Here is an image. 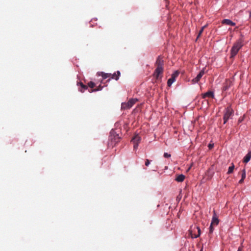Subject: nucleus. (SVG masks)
I'll return each instance as SVG.
<instances>
[{
  "mask_svg": "<svg viewBox=\"0 0 251 251\" xmlns=\"http://www.w3.org/2000/svg\"><path fill=\"white\" fill-rule=\"evenodd\" d=\"M213 147V145H211V144H209L208 145V147L210 149H212Z\"/></svg>",
  "mask_w": 251,
  "mask_h": 251,
  "instance_id": "bb28decb",
  "label": "nucleus"
},
{
  "mask_svg": "<svg viewBox=\"0 0 251 251\" xmlns=\"http://www.w3.org/2000/svg\"><path fill=\"white\" fill-rule=\"evenodd\" d=\"M179 74V72L176 71L172 75L171 78L168 80L167 85L168 86L170 87L171 86L172 83L176 80V78L178 76Z\"/></svg>",
  "mask_w": 251,
  "mask_h": 251,
  "instance_id": "423d86ee",
  "label": "nucleus"
},
{
  "mask_svg": "<svg viewBox=\"0 0 251 251\" xmlns=\"http://www.w3.org/2000/svg\"><path fill=\"white\" fill-rule=\"evenodd\" d=\"M219 220L218 216L216 213L215 210L213 211V216L212 218L211 223L209 227V233L211 234L214 231V226H216L219 224Z\"/></svg>",
  "mask_w": 251,
  "mask_h": 251,
  "instance_id": "f03ea898",
  "label": "nucleus"
},
{
  "mask_svg": "<svg viewBox=\"0 0 251 251\" xmlns=\"http://www.w3.org/2000/svg\"><path fill=\"white\" fill-rule=\"evenodd\" d=\"M231 82L230 80H226L223 87V90L226 91L228 89V88L231 86Z\"/></svg>",
  "mask_w": 251,
  "mask_h": 251,
  "instance_id": "9d476101",
  "label": "nucleus"
},
{
  "mask_svg": "<svg viewBox=\"0 0 251 251\" xmlns=\"http://www.w3.org/2000/svg\"><path fill=\"white\" fill-rule=\"evenodd\" d=\"M156 69L154 70L153 75L156 79H159L162 77L164 71V60L162 57L158 56L155 63Z\"/></svg>",
  "mask_w": 251,
  "mask_h": 251,
  "instance_id": "f257e3e1",
  "label": "nucleus"
},
{
  "mask_svg": "<svg viewBox=\"0 0 251 251\" xmlns=\"http://www.w3.org/2000/svg\"><path fill=\"white\" fill-rule=\"evenodd\" d=\"M214 175V172L211 171V169L209 168L207 172L206 175L207 176L208 179H211Z\"/></svg>",
  "mask_w": 251,
  "mask_h": 251,
  "instance_id": "f3484780",
  "label": "nucleus"
},
{
  "mask_svg": "<svg viewBox=\"0 0 251 251\" xmlns=\"http://www.w3.org/2000/svg\"><path fill=\"white\" fill-rule=\"evenodd\" d=\"M141 140L140 137L138 135H135L133 138L132 139V142L133 143H139Z\"/></svg>",
  "mask_w": 251,
  "mask_h": 251,
  "instance_id": "ddd939ff",
  "label": "nucleus"
},
{
  "mask_svg": "<svg viewBox=\"0 0 251 251\" xmlns=\"http://www.w3.org/2000/svg\"><path fill=\"white\" fill-rule=\"evenodd\" d=\"M185 176L182 174L176 176L175 180L177 182H182L184 181Z\"/></svg>",
  "mask_w": 251,
  "mask_h": 251,
  "instance_id": "4468645a",
  "label": "nucleus"
},
{
  "mask_svg": "<svg viewBox=\"0 0 251 251\" xmlns=\"http://www.w3.org/2000/svg\"><path fill=\"white\" fill-rule=\"evenodd\" d=\"M202 97L203 99H205L207 97L213 99L214 98V94L213 92L209 91L203 94L202 95Z\"/></svg>",
  "mask_w": 251,
  "mask_h": 251,
  "instance_id": "6e6552de",
  "label": "nucleus"
},
{
  "mask_svg": "<svg viewBox=\"0 0 251 251\" xmlns=\"http://www.w3.org/2000/svg\"><path fill=\"white\" fill-rule=\"evenodd\" d=\"M206 27L205 25L202 26L201 27V30H200L199 32V34H198V37L197 38H199L200 37L201 35V33H202L204 28Z\"/></svg>",
  "mask_w": 251,
  "mask_h": 251,
  "instance_id": "5701e85b",
  "label": "nucleus"
},
{
  "mask_svg": "<svg viewBox=\"0 0 251 251\" xmlns=\"http://www.w3.org/2000/svg\"><path fill=\"white\" fill-rule=\"evenodd\" d=\"M234 169V165H233V164H232V166H230L228 168L227 174H229L232 173Z\"/></svg>",
  "mask_w": 251,
  "mask_h": 251,
  "instance_id": "4be33fe9",
  "label": "nucleus"
},
{
  "mask_svg": "<svg viewBox=\"0 0 251 251\" xmlns=\"http://www.w3.org/2000/svg\"><path fill=\"white\" fill-rule=\"evenodd\" d=\"M243 46V44L240 41H238L235 43L231 50V56L230 57H234L238 53L239 50Z\"/></svg>",
  "mask_w": 251,
  "mask_h": 251,
  "instance_id": "7ed1b4c3",
  "label": "nucleus"
},
{
  "mask_svg": "<svg viewBox=\"0 0 251 251\" xmlns=\"http://www.w3.org/2000/svg\"><path fill=\"white\" fill-rule=\"evenodd\" d=\"M150 162H151V161L149 159H146L145 165L146 166H148L150 165Z\"/></svg>",
  "mask_w": 251,
  "mask_h": 251,
  "instance_id": "b1692460",
  "label": "nucleus"
},
{
  "mask_svg": "<svg viewBox=\"0 0 251 251\" xmlns=\"http://www.w3.org/2000/svg\"><path fill=\"white\" fill-rule=\"evenodd\" d=\"M77 85L81 86V89H80L79 91L81 93H83L85 90H87L88 89V86L91 88H93L95 86V83L92 81H90L88 82L87 84L88 85H84L81 82L78 83Z\"/></svg>",
  "mask_w": 251,
  "mask_h": 251,
  "instance_id": "39448f33",
  "label": "nucleus"
},
{
  "mask_svg": "<svg viewBox=\"0 0 251 251\" xmlns=\"http://www.w3.org/2000/svg\"><path fill=\"white\" fill-rule=\"evenodd\" d=\"M243 119H239V120H238V122L239 123H240L242 121Z\"/></svg>",
  "mask_w": 251,
  "mask_h": 251,
  "instance_id": "c85d7f7f",
  "label": "nucleus"
},
{
  "mask_svg": "<svg viewBox=\"0 0 251 251\" xmlns=\"http://www.w3.org/2000/svg\"><path fill=\"white\" fill-rule=\"evenodd\" d=\"M120 74L121 73L120 71H118L116 73L112 74L110 77L112 79H115V80H118L119 79Z\"/></svg>",
  "mask_w": 251,
  "mask_h": 251,
  "instance_id": "2eb2a0df",
  "label": "nucleus"
},
{
  "mask_svg": "<svg viewBox=\"0 0 251 251\" xmlns=\"http://www.w3.org/2000/svg\"><path fill=\"white\" fill-rule=\"evenodd\" d=\"M251 159V151H249L243 159V162L245 163H248Z\"/></svg>",
  "mask_w": 251,
  "mask_h": 251,
  "instance_id": "f8f14e48",
  "label": "nucleus"
},
{
  "mask_svg": "<svg viewBox=\"0 0 251 251\" xmlns=\"http://www.w3.org/2000/svg\"><path fill=\"white\" fill-rule=\"evenodd\" d=\"M130 108H131V107H130V106H129V104H128V102H123L122 103L121 108L122 109H129Z\"/></svg>",
  "mask_w": 251,
  "mask_h": 251,
  "instance_id": "a211bd4d",
  "label": "nucleus"
},
{
  "mask_svg": "<svg viewBox=\"0 0 251 251\" xmlns=\"http://www.w3.org/2000/svg\"><path fill=\"white\" fill-rule=\"evenodd\" d=\"M134 150H136L138 147V143H133Z\"/></svg>",
  "mask_w": 251,
  "mask_h": 251,
  "instance_id": "a878e982",
  "label": "nucleus"
},
{
  "mask_svg": "<svg viewBox=\"0 0 251 251\" xmlns=\"http://www.w3.org/2000/svg\"><path fill=\"white\" fill-rule=\"evenodd\" d=\"M204 69H203L200 71V72L197 75V76L192 80V82H193V83H198L200 81L201 78L202 77V76L204 75Z\"/></svg>",
  "mask_w": 251,
  "mask_h": 251,
  "instance_id": "0eeeda50",
  "label": "nucleus"
},
{
  "mask_svg": "<svg viewBox=\"0 0 251 251\" xmlns=\"http://www.w3.org/2000/svg\"><path fill=\"white\" fill-rule=\"evenodd\" d=\"M237 251H242V248L241 247H239Z\"/></svg>",
  "mask_w": 251,
  "mask_h": 251,
  "instance_id": "cd10ccee",
  "label": "nucleus"
},
{
  "mask_svg": "<svg viewBox=\"0 0 251 251\" xmlns=\"http://www.w3.org/2000/svg\"><path fill=\"white\" fill-rule=\"evenodd\" d=\"M242 177L241 179L239 180V183H242L244 179L246 177V171L245 169H243L242 171Z\"/></svg>",
  "mask_w": 251,
  "mask_h": 251,
  "instance_id": "6ab92c4d",
  "label": "nucleus"
},
{
  "mask_svg": "<svg viewBox=\"0 0 251 251\" xmlns=\"http://www.w3.org/2000/svg\"><path fill=\"white\" fill-rule=\"evenodd\" d=\"M137 101V99H130L128 101V104H129V106H130V107H131Z\"/></svg>",
  "mask_w": 251,
  "mask_h": 251,
  "instance_id": "dca6fc26",
  "label": "nucleus"
},
{
  "mask_svg": "<svg viewBox=\"0 0 251 251\" xmlns=\"http://www.w3.org/2000/svg\"><path fill=\"white\" fill-rule=\"evenodd\" d=\"M100 74H101L103 79H106L107 77H110L111 75H112L111 74L104 73L103 72H100Z\"/></svg>",
  "mask_w": 251,
  "mask_h": 251,
  "instance_id": "aec40b11",
  "label": "nucleus"
},
{
  "mask_svg": "<svg viewBox=\"0 0 251 251\" xmlns=\"http://www.w3.org/2000/svg\"><path fill=\"white\" fill-rule=\"evenodd\" d=\"M103 87L100 85L97 88L91 89V90H89L90 93H92L93 92H96L98 91H100L102 90Z\"/></svg>",
  "mask_w": 251,
  "mask_h": 251,
  "instance_id": "412c9836",
  "label": "nucleus"
},
{
  "mask_svg": "<svg viewBox=\"0 0 251 251\" xmlns=\"http://www.w3.org/2000/svg\"><path fill=\"white\" fill-rule=\"evenodd\" d=\"M233 115V111L232 108L230 106L227 107L224 112L223 117L224 124H225L231 118Z\"/></svg>",
  "mask_w": 251,
  "mask_h": 251,
  "instance_id": "20e7f679",
  "label": "nucleus"
},
{
  "mask_svg": "<svg viewBox=\"0 0 251 251\" xmlns=\"http://www.w3.org/2000/svg\"><path fill=\"white\" fill-rule=\"evenodd\" d=\"M195 228L197 230L198 234L193 233L192 232H191V234L192 237L196 238L200 235L201 229H200V228L198 226L195 227L194 229H195Z\"/></svg>",
  "mask_w": 251,
  "mask_h": 251,
  "instance_id": "9b49d317",
  "label": "nucleus"
},
{
  "mask_svg": "<svg viewBox=\"0 0 251 251\" xmlns=\"http://www.w3.org/2000/svg\"><path fill=\"white\" fill-rule=\"evenodd\" d=\"M222 24L223 25H230L231 26L235 25V23L229 19H224L222 21Z\"/></svg>",
  "mask_w": 251,
  "mask_h": 251,
  "instance_id": "1a4fd4ad",
  "label": "nucleus"
},
{
  "mask_svg": "<svg viewBox=\"0 0 251 251\" xmlns=\"http://www.w3.org/2000/svg\"><path fill=\"white\" fill-rule=\"evenodd\" d=\"M171 154H169L167 152H165L164 153V157H165V158H169V157H171Z\"/></svg>",
  "mask_w": 251,
  "mask_h": 251,
  "instance_id": "393cba45",
  "label": "nucleus"
},
{
  "mask_svg": "<svg viewBox=\"0 0 251 251\" xmlns=\"http://www.w3.org/2000/svg\"><path fill=\"white\" fill-rule=\"evenodd\" d=\"M117 139L119 140V138L118 137H117Z\"/></svg>",
  "mask_w": 251,
  "mask_h": 251,
  "instance_id": "c756f323",
  "label": "nucleus"
}]
</instances>
